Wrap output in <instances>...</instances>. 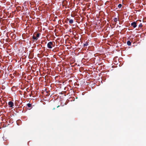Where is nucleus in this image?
Returning <instances> with one entry per match:
<instances>
[{
	"mask_svg": "<svg viewBox=\"0 0 146 146\" xmlns=\"http://www.w3.org/2000/svg\"><path fill=\"white\" fill-rule=\"evenodd\" d=\"M60 106H57V108H58Z\"/></svg>",
	"mask_w": 146,
	"mask_h": 146,
	"instance_id": "obj_15",
	"label": "nucleus"
},
{
	"mask_svg": "<svg viewBox=\"0 0 146 146\" xmlns=\"http://www.w3.org/2000/svg\"><path fill=\"white\" fill-rule=\"evenodd\" d=\"M0 102H1L2 104H5V101H0Z\"/></svg>",
	"mask_w": 146,
	"mask_h": 146,
	"instance_id": "obj_14",
	"label": "nucleus"
},
{
	"mask_svg": "<svg viewBox=\"0 0 146 146\" xmlns=\"http://www.w3.org/2000/svg\"><path fill=\"white\" fill-rule=\"evenodd\" d=\"M121 7H122V5L121 4H120L118 5V7L119 8H120Z\"/></svg>",
	"mask_w": 146,
	"mask_h": 146,
	"instance_id": "obj_12",
	"label": "nucleus"
},
{
	"mask_svg": "<svg viewBox=\"0 0 146 146\" xmlns=\"http://www.w3.org/2000/svg\"><path fill=\"white\" fill-rule=\"evenodd\" d=\"M55 44L54 42H50L47 44V47L49 48H52V46H54Z\"/></svg>",
	"mask_w": 146,
	"mask_h": 146,
	"instance_id": "obj_1",
	"label": "nucleus"
},
{
	"mask_svg": "<svg viewBox=\"0 0 146 146\" xmlns=\"http://www.w3.org/2000/svg\"><path fill=\"white\" fill-rule=\"evenodd\" d=\"M131 25L133 27V28H135L137 27V23L136 22L134 21L131 24Z\"/></svg>",
	"mask_w": 146,
	"mask_h": 146,
	"instance_id": "obj_2",
	"label": "nucleus"
},
{
	"mask_svg": "<svg viewBox=\"0 0 146 146\" xmlns=\"http://www.w3.org/2000/svg\"><path fill=\"white\" fill-rule=\"evenodd\" d=\"M8 104L9 107L10 108L12 107L14 105V104L13 102L11 101H10L8 102Z\"/></svg>",
	"mask_w": 146,
	"mask_h": 146,
	"instance_id": "obj_3",
	"label": "nucleus"
},
{
	"mask_svg": "<svg viewBox=\"0 0 146 146\" xmlns=\"http://www.w3.org/2000/svg\"><path fill=\"white\" fill-rule=\"evenodd\" d=\"M88 45V43L87 42H86V43L84 44L83 46L84 47H85L86 46H87Z\"/></svg>",
	"mask_w": 146,
	"mask_h": 146,
	"instance_id": "obj_8",
	"label": "nucleus"
},
{
	"mask_svg": "<svg viewBox=\"0 0 146 146\" xmlns=\"http://www.w3.org/2000/svg\"><path fill=\"white\" fill-rule=\"evenodd\" d=\"M143 27L142 24L141 23L139 25V27L140 28H141Z\"/></svg>",
	"mask_w": 146,
	"mask_h": 146,
	"instance_id": "obj_9",
	"label": "nucleus"
},
{
	"mask_svg": "<svg viewBox=\"0 0 146 146\" xmlns=\"http://www.w3.org/2000/svg\"><path fill=\"white\" fill-rule=\"evenodd\" d=\"M33 38L36 40H38V38L34 35L33 36Z\"/></svg>",
	"mask_w": 146,
	"mask_h": 146,
	"instance_id": "obj_5",
	"label": "nucleus"
},
{
	"mask_svg": "<svg viewBox=\"0 0 146 146\" xmlns=\"http://www.w3.org/2000/svg\"><path fill=\"white\" fill-rule=\"evenodd\" d=\"M33 98H31V100H33L36 99V98H35V97H34L33 96Z\"/></svg>",
	"mask_w": 146,
	"mask_h": 146,
	"instance_id": "obj_13",
	"label": "nucleus"
},
{
	"mask_svg": "<svg viewBox=\"0 0 146 146\" xmlns=\"http://www.w3.org/2000/svg\"><path fill=\"white\" fill-rule=\"evenodd\" d=\"M40 35V34L39 33H37L36 35V37L38 38L39 37Z\"/></svg>",
	"mask_w": 146,
	"mask_h": 146,
	"instance_id": "obj_11",
	"label": "nucleus"
},
{
	"mask_svg": "<svg viewBox=\"0 0 146 146\" xmlns=\"http://www.w3.org/2000/svg\"><path fill=\"white\" fill-rule=\"evenodd\" d=\"M68 20H69V23L70 24H72V23H73V22H74V20L73 19H68Z\"/></svg>",
	"mask_w": 146,
	"mask_h": 146,
	"instance_id": "obj_4",
	"label": "nucleus"
},
{
	"mask_svg": "<svg viewBox=\"0 0 146 146\" xmlns=\"http://www.w3.org/2000/svg\"><path fill=\"white\" fill-rule=\"evenodd\" d=\"M27 106L29 107H30L31 106V104H30V103L28 104H27Z\"/></svg>",
	"mask_w": 146,
	"mask_h": 146,
	"instance_id": "obj_10",
	"label": "nucleus"
},
{
	"mask_svg": "<svg viewBox=\"0 0 146 146\" xmlns=\"http://www.w3.org/2000/svg\"><path fill=\"white\" fill-rule=\"evenodd\" d=\"M127 44L128 46H130L131 44V42L129 40L127 41Z\"/></svg>",
	"mask_w": 146,
	"mask_h": 146,
	"instance_id": "obj_6",
	"label": "nucleus"
},
{
	"mask_svg": "<svg viewBox=\"0 0 146 146\" xmlns=\"http://www.w3.org/2000/svg\"><path fill=\"white\" fill-rule=\"evenodd\" d=\"M114 21L116 22L118 21V18H114L113 19Z\"/></svg>",
	"mask_w": 146,
	"mask_h": 146,
	"instance_id": "obj_7",
	"label": "nucleus"
}]
</instances>
